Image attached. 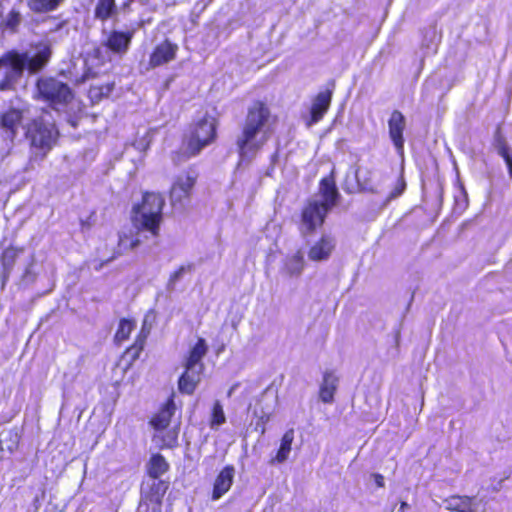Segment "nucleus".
<instances>
[{"instance_id": "f257e3e1", "label": "nucleus", "mask_w": 512, "mask_h": 512, "mask_svg": "<svg viewBox=\"0 0 512 512\" xmlns=\"http://www.w3.org/2000/svg\"><path fill=\"white\" fill-rule=\"evenodd\" d=\"M278 117L273 115L266 101L254 100L247 108L236 146L240 156L255 154L263 148L272 134Z\"/></svg>"}, {"instance_id": "f03ea898", "label": "nucleus", "mask_w": 512, "mask_h": 512, "mask_svg": "<svg viewBox=\"0 0 512 512\" xmlns=\"http://www.w3.org/2000/svg\"><path fill=\"white\" fill-rule=\"evenodd\" d=\"M35 53L29 56L27 52L8 50L0 56L3 66L9 71L0 80V91L14 89L15 83L20 80L26 70L30 75L43 71L52 58V47L47 42H37L31 46Z\"/></svg>"}, {"instance_id": "7ed1b4c3", "label": "nucleus", "mask_w": 512, "mask_h": 512, "mask_svg": "<svg viewBox=\"0 0 512 512\" xmlns=\"http://www.w3.org/2000/svg\"><path fill=\"white\" fill-rule=\"evenodd\" d=\"M218 137V119L205 114L192 122L181 137V145L170 153L174 166H180L191 158L197 157L208 146L216 142Z\"/></svg>"}, {"instance_id": "20e7f679", "label": "nucleus", "mask_w": 512, "mask_h": 512, "mask_svg": "<svg viewBox=\"0 0 512 512\" xmlns=\"http://www.w3.org/2000/svg\"><path fill=\"white\" fill-rule=\"evenodd\" d=\"M176 395L172 392L151 415L149 426L154 431L152 441L160 450L174 449L179 444L181 430V411L175 402Z\"/></svg>"}, {"instance_id": "39448f33", "label": "nucleus", "mask_w": 512, "mask_h": 512, "mask_svg": "<svg viewBox=\"0 0 512 512\" xmlns=\"http://www.w3.org/2000/svg\"><path fill=\"white\" fill-rule=\"evenodd\" d=\"M164 205V199L160 194L144 192L141 202L135 203L131 210L130 220L134 228L158 237L163 221Z\"/></svg>"}, {"instance_id": "423d86ee", "label": "nucleus", "mask_w": 512, "mask_h": 512, "mask_svg": "<svg viewBox=\"0 0 512 512\" xmlns=\"http://www.w3.org/2000/svg\"><path fill=\"white\" fill-rule=\"evenodd\" d=\"M34 98L53 110L67 107L75 98L74 91L55 76H41L35 82Z\"/></svg>"}, {"instance_id": "0eeeda50", "label": "nucleus", "mask_w": 512, "mask_h": 512, "mask_svg": "<svg viewBox=\"0 0 512 512\" xmlns=\"http://www.w3.org/2000/svg\"><path fill=\"white\" fill-rule=\"evenodd\" d=\"M24 135L30 148L39 152L41 158H44L57 145L60 131L55 122H50L43 116H37L26 124Z\"/></svg>"}, {"instance_id": "6e6552de", "label": "nucleus", "mask_w": 512, "mask_h": 512, "mask_svg": "<svg viewBox=\"0 0 512 512\" xmlns=\"http://www.w3.org/2000/svg\"><path fill=\"white\" fill-rule=\"evenodd\" d=\"M199 176L196 165L191 164L174 177L168 192L173 208H184L190 203Z\"/></svg>"}, {"instance_id": "1a4fd4ad", "label": "nucleus", "mask_w": 512, "mask_h": 512, "mask_svg": "<svg viewBox=\"0 0 512 512\" xmlns=\"http://www.w3.org/2000/svg\"><path fill=\"white\" fill-rule=\"evenodd\" d=\"M77 82H90L87 97L92 105L107 99L115 89V81L109 78L108 72L100 73L92 67H87Z\"/></svg>"}, {"instance_id": "9d476101", "label": "nucleus", "mask_w": 512, "mask_h": 512, "mask_svg": "<svg viewBox=\"0 0 512 512\" xmlns=\"http://www.w3.org/2000/svg\"><path fill=\"white\" fill-rule=\"evenodd\" d=\"M331 209L327 208L316 199H308L300 211L299 229L303 234H314L325 224Z\"/></svg>"}, {"instance_id": "9b49d317", "label": "nucleus", "mask_w": 512, "mask_h": 512, "mask_svg": "<svg viewBox=\"0 0 512 512\" xmlns=\"http://www.w3.org/2000/svg\"><path fill=\"white\" fill-rule=\"evenodd\" d=\"M332 97L333 87L319 91L312 98L309 112L303 116L306 127L310 128L323 120L331 107Z\"/></svg>"}, {"instance_id": "f8f14e48", "label": "nucleus", "mask_w": 512, "mask_h": 512, "mask_svg": "<svg viewBox=\"0 0 512 512\" xmlns=\"http://www.w3.org/2000/svg\"><path fill=\"white\" fill-rule=\"evenodd\" d=\"M135 35L134 29L111 30L103 40V47L113 55L124 56L130 49Z\"/></svg>"}, {"instance_id": "ddd939ff", "label": "nucleus", "mask_w": 512, "mask_h": 512, "mask_svg": "<svg viewBox=\"0 0 512 512\" xmlns=\"http://www.w3.org/2000/svg\"><path fill=\"white\" fill-rule=\"evenodd\" d=\"M149 332V329H147L144 324L136 335L134 342L121 354L118 360V365L121 366L124 373L130 370L134 363L139 359L142 351L144 350Z\"/></svg>"}, {"instance_id": "4468645a", "label": "nucleus", "mask_w": 512, "mask_h": 512, "mask_svg": "<svg viewBox=\"0 0 512 512\" xmlns=\"http://www.w3.org/2000/svg\"><path fill=\"white\" fill-rule=\"evenodd\" d=\"M178 50L179 47L176 43L167 38L164 39L152 49L148 60L149 68L154 69L174 61Z\"/></svg>"}, {"instance_id": "2eb2a0df", "label": "nucleus", "mask_w": 512, "mask_h": 512, "mask_svg": "<svg viewBox=\"0 0 512 512\" xmlns=\"http://www.w3.org/2000/svg\"><path fill=\"white\" fill-rule=\"evenodd\" d=\"M23 118L22 109L16 107H9L0 114V128L9 142L15 141Z\"/></svg>"}, {"instance_id": "dca6fc26", "label": "nucleus", "mask_w": 512, "mask_h": 512, "mask_svg": "<svg viewBox=\"0 0 512 512\" xmlns=\"http://www.w3.org/2000/svg\"><path fill=\"white\" fill-rule=\"evenodd\" d=\"M406 129V118L399 110H393L388 119L389 137L399 154L404 153V131Z\"/></svg>"}, {"instance_id": "f3484780", "label": "nucleus", "mask_w": 512, "mask_h": 512, "mask_svg": "<svg viewBox=\"0 0 512 512\" xmlns=\"http://www.w3.org/2000/svg\"><path fill=\"white\" fill-rule=\"evenodd\" d=\"M319 195L321 200L319 202L331 209L337 205L340 193L338 191L334 171H331L329 175L323 177L319 181Z\"/></svg>"}, {"instance_id": "a211bd4d", "label": "nucleus", "mask_w": 512, "mask_h": 512, "mask_svg": "<svg viewBox=\"0 0 512 512\" xmlns=\"http://www.w3.org/2000/svg\"><path fill=\"white\" fill-rule=\"evenodd\" d=\"M335 247L334 237L323 234L309 247L308 258L313 262L326 261L331 257Z\"/></svg>"}, {"instance_id": "6ab92c4d", "label": "nucleus", "mask_w": 512, "mask_h": 512, "mask_svg": "<svg viewBox=\"0 0 512 512\" xmlns=\"http://www.w3.org/2000/svg\"><path fill=\"white\" fill-rule=\"evenodd\" d=\"M208 349L206 340L199 337L185 357L184 368H187V370L198 369L199 373H203L205 367L202 360L206 356Z\"/></svg>"}, {"instance_id": "aec40b11", "label": "nucleus", "mask_w": 512, "mask_h": 512, "mask_svg": "<svg viewBox=\"0 0 512 512\" xmlns=\"http://www.w3.org/2000/svg\"><path fill=\"white\" fill-rule=\"evenodd\" d=\"M235 468L233 465H226L217 474L212 488L211 499L219 500L232 487L234 482Z\"/></svg>"}, {"instance_id": "412c9836", "label": "nucleus", "mask_w": 512, "mask_h": 512, "mask_svg": "<svg viewBox=\"0 0 512 512\" xmlns=\"http://www.w3.org/2000/svg\"><path fill=\"white\" fill-rule=\"evenodd\" d=\"M140 245V239L135 237L132 233H120L118 236V242L117 247L115 251L113 252L112 256L109 257L107 260L100 262L98 265L95 266L96 270H99L103 267L104 264L126 254L129 251L134 250Z\"/></svg>"}, {"instance_id": "4be33fe9", "label": "nucleus", "mask_w": 512, "mask_h": 512, "mask_svg": "<svg viewBox=\"0 0 512 512\" xmlns=\"http://www.w3.org/2000/svg\"><path fill=\"white\" fill-rule=\"evenodd\" d=\"M306 266L303 252L297 250L294 254L287 256L282 264L281 272L284 276L292 278L299 277Z\"/></svg>"}, {"instance_id": "5701e85b", "label": "nucleus", "mask_w": 512, "mask_h": 512, "mask_svg": "<svg viewBox=\"0 0 512 512\" xmlns=\"http://www.w3.org/2000/svg\"><path fill=\"white\" fill-rule=\"evenodd\" d=\"M339 378L333 371H326L319 388V398L323 403L330 404L334 401V395L338 387Z\"/></svg>"}, {"instance_id": "b1692460", "label": "nucleus", "mask_w": 512, "mask_h": 512, "mask_svg": "<svg viewBox=\"0 0 512 512\" xmlns=\"http://www.w3.org/2000/svg\"><path fill=\"white\" fill-rule=\"evenodd\" d=\"M295 438V431L290 428L284 432L280 440V446L275 454L269 461L270 464H281L284 463L292 450V444Z\"/></svg>"}, {"instance_id": "393cba45", "label": "nucleus", "mask_w": 512, "mask_h": 512, "mask_svg": "<svg viewBox=\"0 0 512 512\" xmlns=\"http://www.w3.org/2000/svg\"><path fill=\"white\" fill-rule=\"evenodd\" d=\"M201 374L198 372V369L187 370V368H184L183 373L178 379V390L180 393L192 395L201 380Z\"/></svg>"}, {"instance_id": "a878e982", "label": "nucleus", "mask_w": 512, "mask_h": 512, "mask_svg": "<svg viewBox=\"0 0 512 512\" xmlns=\"http://www.w3.org/2000/svg\"><path fill=\"white\" fill-rule=\"evenodd\" d=\"M474 497L451 495L445 499L446 509L451 512H476Z\"/></svg>"}, {"instance_id": "bb28decb", "label": "nucleus", "mask_w": 512, "mask_h": 512, "mask_svg": "<svg viewBox=\"0 0 512 512\" xmlns=\"http://www.w3.org/2000/svg\"><path fill=\"white\" fill-rule=\"evenodd\" d=\"M169 469V462L160 453L152 454L146 465L147 475L154 480L159 479L163 474L167 473Z\"/></svg>"}, {"instance_id": "cd10ccee", "label": "nucleus", "mask_w": 512, "mask_h": 512, "mask_svg": "<svg viewBox=\"0 0 512 512\" xmlns=\"http://www.w3.org/2000/svg\"><path fill=\"white\" fill-rule=\"evenodd\" d=\"M118 15L116 0H97L93 16L96 20L106 22Z\"/></svg>"}, {"instance_id": "c85d7f7f", "label": "nucleus", "mask_w": 512, "mask_h": 512, "mask_svg": "<svg viewBox=\"0 0 512 512\" xmlns=\"http://www.w3.org/2000/svg\"><path fill=\"white\" fill-rule=\"evenodd\" d=\"M64 0H27V6L35 14L48 13L56 10Z\"/></svg>"}, {"instance_id": "c756f323", "label": "nucleus", "mask_w": 512, "mask_h": 512, "mask_svg": "<svg viewBox=\"0 0 512 512\" xmlns=\"http://www.w3.org/2000/svg\"><path fill=\"white\" fill-rule=\"evenodd\" d=\"M135 327L136 322L133 319L121 318L114 335V341L121 344L128 340Z\"/></svg>"}, {"instance_id": "7c9ffc66", "label": "nucleus", "mask_w": 512, "mask_h": 512, "mask_svg": "<svg viewBox=\"0 0 512 512\" xmlns=\"http://www.w3.org/2000/svg\"><path fill=\"white\" fill-rule=\"evenodd\" d=\"M21 438V431L17 427H13L5 431L3 441L6 443L7 451L10 453L17 451L21 442Z\"/></svg>"}, {"instance_id": "2f4dec72", "label": "nucleus", "mask_w": 512, "mask_h": 512, "mask_svg": "<svg viewBox=\"0 0 512 512\" xmlns=\"http://www.w3.org/2000/svg\"><path fill=\"white\" fill-rule=\"evenodd\" d=\"M496 148L498 154L504 159L508 168L509 176L512 178V155L510 153V148L501 135L496 138Z\"/></svg>"}, {"instance_id": "473e14b6", "label": "nucleus", "mask_w": 512, "mask_h": 512, "mask_svg": "<svg viewBox=\"0 0 512 512\" xmlns=\"http://www.w3.org/2000/svg\"><path fill=\"white\" fill-rule=\"evenodd\" d=\"M226 422V416L220 401H215L212 406L209 425L212 429L223 425Z\"/></svg>"}, {"instance_id": "72a5a7b5", "label": "nucleus", "mask_w": 512, "mask_h": 512, "mask_svg": "<svg viewBox=\"0 0 512 512\" xmlns=\"http://www.w3.org/2000/svg\"><path fill=\"white\" fill-rule=\"evenodd\" d=\"M21 23V14L16 9H12L9 11L5 21L4 27L8 29L10 32L15 33L18 30V27Z\"/></svg>"}, {"instance_id": "f704fd0d", "label": "nucleus", "mask_w": 512, "mask_h": 512, "mask_svg": "<svg viewBox=\"0 0 512 512\" xmlns=\"http://www.w3.org/2000/svg\"><path fill=\"white\" fill-rule=\"evenodd\" d=\"M193 265H181L174 272H172L168 279V289H174L177 281L187 272L192 270Z\"/></svg>"}, {"instance_id": "c9c22d12", "label": "nucleus", "mask_w": 512, "mask_h": 512, "mask_svg": "<svg viewBox=\"0 0 512 512\" xmlns=\"http://www.w3.org/2000/svg\"><path fill=\"white\" fill-rule=\"evenodd\" d=\"M356 181L362 191L375 193L376 189L369 178H362L359 172L356 173Z\"/></svg>"}, {"instance_id": "e433bc0d", "label": "nucleus", "mask_w": 512, "mask_h": 512, "mask_svg": "<svg viewBox=\"0 0 512 512\" xmlns=\"http://www.w3.org/2000/svg\"><path fill=\"white\" fill-rule=\"evenodd\" d=\"M169 488V482L160 480L154 483L151 487V492L157 494L159 498H162Z\"/></svg>"}, {"instance_id": "4c0bfd02", "label": "nucleus", "mask_w": 512, "mask_h": 512, "mask_svg": "<svg viewBox=\"0 0 512 512\" xmlns=\"http://www.w3.org/2000/svg\"><path fill=\"white\" fill-rule=\"evenodd\" d=\"M459 196H455V203L461 209H466L468 206V196L462 184L459 185Z\"/></svg>"}, {"instance_id": "58836bf2", "label": "nucleus", "mask_w": 512, "mask_h": 512, "mask_svg": "<svg viewBox=\"0 0 512 512\" xmlns=\"http://www.w3.org/2000/svg\"><path fill=\"white\" fill-rule=\"evenodd\" d=\"M270 420V415L269 414H262L257 422H256V426H255V430H258L260 432V435H264L265 432H266V424L269 422Z\"/></svg>"}, {"instance_id": "ea45409f", "label": "nucleus", "mask_w": 512, "mask_h": 512, "mask_svg": "<svg viewBox=\"0 0 512 512\" xmlns=\"http://www.w3.org/2000/svg\"><path fill=\"white\" fill-rule=\"evenodd\" d=\"M406 189V182L405 180L401 177L398 179L393 191L391 192L390 196H389V199H394L398 196H400Z\"/></svg>"}, {"instance_id": "a19ab883", "label": "nucleus", "mask_w": 512, "mask_h": 512, "mask_svg": "<svg viewBox=\"0 0 512 512\" xmlns=\"http://www.w3.org/2000/svg\"><path fill=\"white\" fill-rule=\"evenodd\" d=\"M372 477H373L374 482L377 485V487L383 488L385 486V480H384L383 475H381L379 473H374L372 475Z\"/></svg>"}, {"instance_id": "79ce46f5", "label": "nucleus", "mask_w": 512, "mask_h": 512, "mask_svg": "<svg viewBox=\"0 0 512 512\" xmlns=\"http://www.w3.org/2000/svg\"><path fill=\"white\" fill-rule=\"evenodd\" d=\"M15 256H16L15 251L13 249H10V248L6 249L4 251V253H3V258H10L11 263L14 262Z\"/></svg>"}, {"instance_id": "37998d69", "label": "nucleus", "mask_w": 512, "mask_h": 512, "mask_svg": "<svg viewBox=\"0 0 512 512\" xmlns=\"http://www.w3.org/2000/svg\"><path fill=\"white\" fill-rule=\"evenodd\" d=\"M409 504L406 502V501H401L400 502V508L398 511H403V512H407V509H409Z\"/></svg>"}, {"instance_id": "c03bdc74", "label": "nucleus", "mask_w": 512, "mask_h": 512, "mask_svg": "<svg viewBox=\"0 0 512 512\" xmlns=\"http://www.w3.org/2000/svg\"><path fill=\"white\" fill-rule=\"evenodd\" d=\"M3 440L0 439V452H3L4 451V447H3Z\"/></svg>"}, {"instance_id": "a18cd8bd", "label": "nucleus", "mask_w": 512, "mask_h": 512, "mask_svg": "<svg viewBox=\"0 0 512 512\" xmlns=\"http://www.w3.org/2000/svg\"><path fill=\"white\" fill-rule=\"evenodd\" d=\"M3 66V61L0 60V68Z\"/></svg>"}]
</instances>
